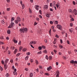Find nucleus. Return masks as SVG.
Here are the masks:
<instances>
[{
	"label": "nucleus",
	"instance_id": "23",
	"mask_svg": "<svg viewBox=\"0 0 77 77\" xmlns=\"http://www.w3.org/2000/svg\"><path fill=\"white\" fill-rule=\"evenodd\" d=\"M29 58V56H27L25 58V59L26 60H28V58Z\"/></svg>",
	"mask_w": 77,
	"mask_h": 77
},
{
	"label": "nucleus",
	"instance_id": "58",
	"mask_svg": "<svg viewBox=\"0 0 77 77\" xmlns=\"http://www.w3.org/2000/svg\"><path fill=\"white\" fill-rule=\"evenodd\" d=\"M56 6L57 8L58 9V8H59V5L57 4H56Z\"/></svg>",
	"mask_w": 77,
	"mask_h": 77
},
{
	"label": "nucleus",
	"instance_id": "64",
	"mask_svg": "<svg viewBox=\"0 0 77 77\" xmlns=\"http://www.w3.org/2000/svg\"><path fill=\"white\" fill-rule=\"evenodd\" d=\"M7 3H9L10 2V0H6Z\"/></svg>",
	"mask_w": 77,
	"mask_h": 77
},
{
	"label": "nucleus",
	"instance_id": "45",
	"mask_svg": "<svg viewBox=\"0 0 77 77\" xmlns=\"http://www.w3.org/2000/svg\"><path fill=\"white\" fill-rule=\"evenodd\" d=\"M4 44V42H0V44Z\"/></svg>",
	"mask_w": 77,
	"mask_h": 77
},
{
	"label": "nucleus",
	"instance_id": "51",
	"mask_svg": "<svg viewBox=\"0 0 77 77\" xmlns=\"http://www.w3.org/2000/svg\"><path fill=\"white\" fill-rule=\"evenodd\" d=\"M8 54H11V51H8Z\"/></svg>",
	"mask_w": 77,
	"mask_h": 77
},
{
	"label": "nucleus",
	"instance_id": "18",
	"mask_svg": "<svg viewBox=\"0 0 77 77\" xmlns=\"http://www.w3.org/2000/svg\"><path fill=\"white\" fill-rule=\"evenodd\" d=\"M29 12H30V14H32V11L31 9H30V8H29Z\"/></svg>",
	"mask_w": 77,
	"mask_h": 77
},
{
	"label": "nucleus",
	"instance_id": "53",
	"mask_svg": "<svg viewBox=\"0 0 77 77\" xmlns=\"http://www.w3.org/2000/svg\"><path fill=\"white\" fill-rule=\"evenodd\" d=\"M60 42L61 44H62L63 43V42L62 41V39H60Z\"/></svg>",
	"mask_w": 77,
	"mask_h": 77
},
{
	"label": "nucleus",
	"instance_id": "48",
	"mask_svg": "<svg viewBox=\"0 0 77 77\" xmlns=\"http://www.w3.org/2000/svg\"><path fill=\"white\" fill-rule=\"evenodd\" d=\"M69 12H72V10L71 9H69Z\"/></svg>",
	"mask_w": 77,
	"mask_h": 77
},
{
	"label": "nucleus",
	"instance_id": "20",
	"mask_svg": "<svg viewBox=\"0 0 77 77\" xmlns=\"http://www.w3.org/2000/svg\"><path fill=\"white\" fill-rule=\"evenodd\" d=\"M7 33L8 34H10L11 33V31L9 30H7Z\"/></svg>",
	"mask_w": 77,
	"mask_h": 77
},
{
	"label": "nucleus",
	"instance_id": "41",
	"mask_svg": "<svg viewBox=\"0 0 77 77\" xmlns=\"http://www.w3.org/2000/svg\"><path fill=\"white\" fill-rule=\"evenodd\" d=\"M55 37L56 38H59V35H57V34L56 35Z\"/></svg>",
	"mask_w": 77,
	"mask_h": 77
},
{
	"label": "nucleus",
	"instance_id": "38",
	"mask_svg": "<svg viewBox=\"0 0 77 77\" xmlns=\"http://www.w3.org/2000/svg\"><path fill=\"white\" fill-rule=\"evenodd\" d=\"M44 53H46V54H47V51L46 50H45L44 51Z\"/></svg>",
	"mask_w": 77,
	"mask_h": 77
},
{
	"label": "nucleus",
	"instance_id": "47",
	"mask_svg": "<svg viewBox=\"0 0 77 77\" xmlns=\"http://www.w3.org/2000/svg\"><path fill=\"white\" fill-rule=\"evenodd\" d=\"M63 57L64 59H65V60H66V57L64 56H63Z\"/></svg>",
	"mask_w": 77,
	"mask_h": 77
},
{
	"label": "nucleus",
	"instance_id": "7",
	"mask_svg": "<svg viewBox=\"0 0 77 77\" xmlns=\"http://www.w3.org/2000/svg\"><path fill=\"white\" fill-rule=\"evenodd\" d=\"M52 69V68L51 66H49V67L47 68V69L48 71H49L50 70H51V69Z\"/></svg>",
	"mask_w": 77,
	"mask_h": 77
},
{
	"label": "nucleus",
	"instance_id": "14",
	"mask_svg": "<svg viewBox=\"0 0 77 77\" xmlns=\"http://www.w3.org/2000/svg\"><path fill=\"white\" fill-rule=\"evenodd\" d=\"M27 49L26 48H23V49L22 50V51L23 52H25V51H27Z\"/></svg>",
	"mask_w": 77,
	"mask_h": 77
},
{
	"label": "nucleus",
	"instance_id": "3",
	"mask_svg": "<svg viewBox=\"0 0 77 77\" xmlns=\"http://www.w3.org/2000/svg\"><path fill=\"white\" fill-rule=\"evenodd\" d=\"M60 74V73L59 72V71L57 70L56 71V73L55 74V75H56V77H59V74Z\"/></svg>",
	"mask_w": 77,
	"mask_h": 77
},
{
	"label": "nucleus",
	"instance_id": "43",
	"mask_svg": "<svg viewBox=\"0 0 77 77\" xmlns=\"http://www.w3.org/2000/svg\"><path fill=\"white\" fill-rule=\"evenodd\" d=\"M53 47H54L55 48H57V47L55 45H54V46H53Z\"/></svg>",
	"mask_w": 77,
	"mask_h": 77
},
{
	"label": "nucleus",
	"instance_id": "28",
	"mask_svg": "<svg viewBox=\"0 0 77 77\" xmlns=\"http://www.w3.org/2000/svg\"><path fill=\"white\" fill-rule=\"evenodd\" d=\"M11 48L12 50H14L15 49V47H14V46H12L11 47Z\"/></svg>",
	"mask_w": 77,
	"mask_h": 77
},
{
	"label": "nucleus",
	"instance_id": "17",
	"mask_svg": "<svg viewBox=\"0 0 77 77\" xmlns=\"http://www.w3.org/2000/svg\"><path fill=\"white\" fill-rule=\"evenodd\" d=\"M21 5L22 6V8L23 9H24V8H25V5H24V4H23Z\"/></svg>",
	"mask_w": 77,
	"mask_h": 77
},
{
	"label": "nucleus",
	"instance_id": "56",
	"mask_svg": "<svg viewBox=\"0 0 77 77\" xmlns=\"http://www.w3.org/2000/svg\"><path fill=\"white\" fill-rule=\"evenodd\" d=\"M36 20H37V21H39V19L38 17H36Z\"/></svg>",
	"mask_w": 77,
	"mask_h": 77
},
{
	"label": "nucleus",
	"instance_id": "60",
	"mask_svg": "<svg viewBox=\"0 0 77 77\" xmlns=\"http://www.w3.org/2000/svg\"><path fill=\"white\" fill-rule=\"evenodd\" d=\"M7 10L8 11H10V8H7Z\"/></svg>",
	"mask_w": 77,
	"mask_h": 77
},
{
	"label": "nucleus",
	"instance_id": "39",
	"mask_svg": "<svg viewBox=\"0 0 77 77\" xmlns=\"http://www.w3.org/2000/svg\"><path fill=\"white\" fill-rule=\"evenodd\" d=\"M10 24L11 25L14 26V23L13 22H11Z\"/></svg>",
	"mask_w": 77,
	"mask_h": 77
},
{
	"label": "nucleus",
	"instance_id": "25",
	"mask_svg": "<svg viewBox=\"0 0 77 77\" xmlns=\"http://www.w3.org/2000/svg\"><path fill=\"white\" fill-rule=\"evenodd\" d=\"M33 73H31L30 74V77H33Z\"/></svg>",
	"mask_w": 77,
	"mask_h": 77
},
{
	"label": "nucleus",
	"instance_id": "62",
	"mask_svg": "<svg viewBox=\"0 0 77 77\" xmlns=\"http://www.w3.org/2000/svg\"><path fill=\"white\" fill-rule=\"evenodd\" d=\"M73 5H75V2L74 1L73 2Z\"/></svg>",
	"mask_w": 77,
	"mask_h": 77
},
{
	"label": "nucleus",
	"instance_id": "40",
	"mask_svg": "<svg viewBox=\"0 0 77 77\" xmlns=\"http://www.w3.org/2000/svg\"><path fill=\"white\" fill-rule=\"evenodd\" d=\"M39 13L40 14H42V11L41 10L39 11Z\"/></svg>",
	"mask_w": 77,
	"mask_h": 77
},
{
	"label": "nucleus",
	"instance_id": "37",
	"mask_svg": "<svg viewBox=\"0 0 77 77\" xmlns=\"http://www.w3.org/2000/svg\"><path fill=\"white\" fill-rule=\"evenodd\" d=\"M0 38L1 39H4V38L3 36H1L0 37Z\"/></svg>",
	"mask_w": 77,
	"mask_h": 77
},
{
	"label": "nucleus",
	"instance_id": "19",
	"mask_svg": "<svg viewBox=\"0 0 77 77\" xmlns=\"http://www.w3.org/2000/svg\"><path fill=\"white\" fill-rule=\"evenodd\" d=\"M14 43H15L16 44L18 42V41L15 39H14Z\"/></svg>",
	"mask_w": 77,
	"mask_h": 77
},
{
	"label": "nucleus",
	"instance_id": "9",
	"mask_svg": "<svg viewBox=\"0 0 77 77\" xmlns=\"http://www.w3.org/2000/svg\"><path fill=\"white\" fill-rule=\"evenodd\" d=\"M35 9L38 11L39 10V6L38 5H35Z\"/></svg>",
	"mask_w": 77,
	"mask_h": 77
},
{
	"label": "nucleus",
	"instance_id": "61",
	"mask_svg": "<svg viewBox=\"0 0 77 77\" xmlns=\"http://www.w3.org/2000/svg\"><path fill=\"white\" fill-rule=\"evenodd\" d=\"M67 43L68 44H69V41L68 40H67Z\"/></svg>",
	"mask_w": 77,
	"mask_h": 77
},
{
	"label": "nucleus",
	"instance_id": "10",
	"mask_svg": "<svg viewBox=\"0 0 77 77\" xmlns=\"http://www.w3.org/2000/svg\"><path fill=\"white\" fill-rule=\"evenodd\" d=\"M44 8L45 9H48V5H45L44 7Z\"/></svg>",
	"mask_w": 77,
	"mask_h": 77
},
{
	"label": "nucleus",
	"instance_id": "32",
	"mask_svg": "<svg viewBox=\"0 0 77 77\" xmlns=\"http://www.w3.org/2000/svg\"><path fill=\"white\" fill-rule=\"evenodd\" d=\"M72 26H73V24H72V23H70V26L71 27H72Z\"/></svg>",
	"mask_w": 77,
	"mask_h": 77
},
{
	"label": "nucleus",
	"instance_id": "21",
	"mask_svg": "<svg viewBox=\"0 0 77 77\" xmlns=\"http://www.w3.org/2000/svg\"><path fill=\"white\" fill-rule=\"evenodd\" d=\"M5 76L7 77H8L9 76V73H7L6 74Z\"/></svg>",
	"mask_w": 77,
	"mask_h": 77
},
{
	"label": "nucleus",
	"instance_id": "4",
	"mask_svg": "<svg viewBox=\"0 0 77 77\" xmlns=\"http://www.w3.org/2000/svg\"><path fill=\"white\" fill-rule=\"evenodd\" d=\"M57 28L58 29H59L60 30H62V26L60 25H58L57 26Z\"/></svg>",
	"mask_w": 77,
	"mask_h": 77
},
{
	"label": "nucleus",
	"instance_id": "54",
	"mask_svg": "<svg viewBox=\"0 0 77 77\" xmlns=\"http://www.w3.org/2000/svg\"><path fill=\"white\" fill-rule=\"evenodd\" d=\"M54 53H56L57 52V51H56L55 49L54 50Z\"/></svg>",
	"mask_w": 77,
	"mask_h": 77
},
{
	"label": "nucleus",
	"instance_id": "11",
	"mask_svg": "<svg viewBox=\"0 0 77 77\" xmlns=\"http://www.w3.org/2000/svg\"><path fill=\"white\" fill-rule=\"evenodd\" d=\"M50 13H47L46 14V17H48V18H50Z\"/></svg>",
	"mask_w": 77,
	"mask_h": 77
},
{
	"label": "nucleus",
	"instance_id": "35",
	"mask_svg": "<svg viewBox=\"0 0 77 77\" xmlns=\"http://www.w3.org/2000/svg\"><path fill=\"white\" fill-rule=\"evenodd\" d=\"M45 59H47V60H48V57L47 55H46L45 57Z\"/></svg>",
	"mask_w": 77,
	"mask_h": 77
},
{
	"label": "nucleus",
	"instance_id": "59",
	"mask_svg": "<svg viewBox=\"0 0 77 77\" xmlns=\"http://www.w3.org/2000/svg\"><path fill=\"white\" fill-rule=\"evenodd\" d=\"M2 24H5V22H4V20H2Z\"/></svg>",
	"mask_w": 77,
	"mask_h": 77
},
{
	"label": "nucleus",
	"instance_id": "27",
	"mask_svg": "<svg viewBox=\"0 0 77 77\" xmlns=\"http://www.w3.org/2000/svg\"><path fill=\"white\" fill-rule=\"evenodd\" d=\"M38 48L39 50H41L42 49V47H41V46H39L38 47Z\"/></svg>",
	"mask_w": 77,
	"mask_h": 77
},
{
	"label": "nucleus",
	"instance_id": "55",
	"mask_svg": "<svg viewBox=\"0 0 77 77\" xmlns=\"http://www.w3.org/2000/svg\"><path fill=\"white\" fill-rule=\"evenodd\" d=\"M40 18H42V16L41 15H39L38 16Z\"/></svg>",
	"mask_w": 77,
	"mask_h": 77
},
{
	"label": "nucleus",
	"instance_id": "5",
	"mask_svg": "<svg viewBox=\"0 0 77 77\" xmlns=\"http://www.w3.org/2000/svg\"><path fill=\"white\" fill-rule=\"evenodd\" d=\"M70 63H76V64H77V61H74L73 60H72L70 61Z\"/></svg>",
	"mask_w": 77,
	"mask_h": 77
},
{
	"label": "nucleus",
	"instance_id": "30",
	"mask_svg": "<svg viewBox=\"0 0 77 77\" xmlns=\"http://www.w3.org/2000/svg\"><path fill=\"white\" fill-rule=\"evenodd\" d=\"M11 21V22L13 21H14V17H12Z\"/></svg>",
	"mask_w": 77,
	"mask_h": 77
},
{
	"label": "nucleus",
	"instance_id": "33",
	"mask_svg": "<svg viewBox=\"0 0 77 77\" xmlns=\"http://www.w3.org/2000/svg\"><path fill=\"white\" fill-rule=\"evenodd\" d=\"M35 71L36 72H39V69H38V68L37 69H35Z\"/></svg>",
	"mask_w": 77,
	"mask_h": 77
},
{
	"label": "nucleus",
	"instance_id": "13",
	"mask_svg": "<svg viewBox=\"0 0 77 77\" xmlns=\"http://www.w3.org/2000/svg\"><path fill=\"white\" fill-rule=\"evenodd\" d=\"M17 51H18V50L17 49H15L14 51V54H16V53H17Z\"/></svg>",
	"mask_w": 77,
	"mask_h": 77
},
{
	"label": "nucleus",
	"instance_id": "63",
	"mask_svg": "<svg viewBox=\"0 0 77 77\" xmlns=\"http://www.w3.org/2000/svg\"><path fill=\"white\" fill-rule=\"evenodd\" d=\"M50 11H53V9L51 8H50Z\"/></svg>",
	"mask_w": 77,
	"mask_h": 77
},
{
	"label": "nucleus",
	"instance_id": "34",
	"mask_svg": "<svg viewBox=\"0 0 77 77\" xmlns=\"http://www.w3.org/2000/svg\"><path fill=\"white\" fill-rule=\"evenodd\" d=\"M59 47L61 49H62V48H63V46H62V45H60Z\"/></svg>",
	"mask_w": 77,
	"mask_h": 77
},
{
	"label": "nucleus",
	"instance_id": "49",
	"mask_svg": "<svg viewBox=\"0 0 77 77\" xmlns=\"http://www.w3.org/2000/svg\"><path fill=\"white\" fill-rule=\"evenodd\" d=\"M13 73H14V75H17V72H14Z\"/></svg>",
	"mask_w": 77,
	"mask_h": 77
},
{
	"label": "nucleus",
	"instance_id": "44",
	"mask_svg": "<svg viewBox=\"0 0 77 77\" xmlns=\"http://www.w3.org/2000/svg\"><path fill=\"white\" fill-rule=\"evenodd\" d=\"M42 47L43 49H45V46H42Z\"/></svg>",
	"mask_w": 77,
	"mask_h": 77
},
{
	"label": "nucleus",
	"instance_id": "15",
	"mask_svg": "<svg viewBox=\"0 0 77 77\" xmlns=\"http://www.w3.org/2000/svg\"><path fill=\"white\" fill-rule=\"evenodd\" d=\"M13 26H13V25H11L10 24V25L8 27V28H12L13 27Z\"/></svg>",
	"mask_w": 77,
	"mask_h": 77
},
{
	"label": "nucleus",
	"instance_id": "46",
	"mask_svg": "<svg viewBox=\"0 0 77 77\" xmlns=\"http://www.w3.org/2000/svg\"><path fill=\"white\" fill-rule=\"evenodd\" d=\"M70 20L71 21H74V18H72Z\"/></svg>",
	"mask_w": 77,
	"mask_h": 77
},
{
	"label": "nucleus",
	"instance_id": "8",
	"mask_svg": "<svg viewBox=\"0 0 77 77\" xmlns=\"http://www.w3.org/2000/svg\"><path fill=\"white\" fill-rule=\"evenodd\" d=\"M69 30L70 33H72V32L73 31L74 29H73V28H72L71 29H69Z\"/></svg>",
	"mask_w": 77,
	"mask_h": 77
},
{
	"label": "nucleus",
	"instance_id": "29",
	"mask_svg": "<svg viewBox=\"0 0 77 77\" xmlns=\"http://www.w3.org/2000/svg\"><path fill=\"white\" fill-rule=\"evenodd\" d=\"M35 63H36V65H38V63H39V62H38V61L36 60H35Z\"/></svg>",
	"mask_w": 77,
	"mask_h": 77
},
{
	"label": "nucleus",
	"instance_id": "42",
	"mask_svg": "<svg viewBox=\"0 0 77 77\" xmlns=\"http://www.w3.org/2000/svg\"><path fill=\"white\" fill-rule=\"evenodd\" d=\"M25 71H29V69H28L27 68H25Z\"/></svg>",
	"mask_w": 77,
	"mask_h": 77
},
{
	"label": "nucleus",
	"instance_id": "57",
	"mask_svg": "<svg viewBox=\"0 0 77 77\" xmlns=\"http://www.w3.org/2000/svg\"><path fill=\"white\" fill-rule=\"evenodd\" d=\"M10 62L11 63H13V60H11L10 61Z\"/></svg>",
	"mask_w": 77,
	"mask_h": 77
},
{
	"label": "nucleus",
	"instance_id": "26",
	"mask_svg": "<svg viewBox=\"0 0 77 77\" xmlns=\"http://www.w3.org/2000/svg\"><path fill=\"white\" fill-rule=\"evenodd\" d=\"M0 69L1 71H2L3 70V69L2 68V67L1 66H0Z\"/></svg>",
	"mask_w": 77,
	"mask_h": 77
},
{
	"label": "nucleus",
	"instance_id": "52",
	"mask_svg": "<svg viewBox=\"0 0 77 77\" xmlns=\"http://www.w3.org/2000/svg\"><path fill=\"white\" fill-rule=\"evenodd\" d=\"M41 53H42V51H40L39 52H38V54H41Z\"/></svg>",
	"mask_w": 77,
	"mask_h": 77
},
{
	"label": "nucleus",
	"instance_id": "50",
	"mask_svg": "<svg viewBox=\"0 0 77 77\" xmlns=\"http://www.w3.org/2000/svg\"><path fill=\"white\" fill-rule=\"evenodd\" d=\"M45 75H48H48H49V74L46 73H45Z\"/></svg>",
	"mask_w": 77,
	"mask_h": 77
},
{
	"label": "nucleus",
	"instance_id": "12",
	"mask_svg": "<svg viewBox=\"0 0 77 77\" xmlns=\"http://www.w3.org/2000/svg\"><path fill=\"white\" fill-rule=\"evenodd\" d=\"M4 66V68H5V70H6V69H7V68H8V66L6 65V64H5Z\"/></svg>",
	"mask_w": 77,
	"mask_h": 77
},
{
	"label": "nucleus",
	"instance_id": "16",
	"mask_svg": "<svg viewBox=\"0 0 77 77\" xmlns=\"http://www.w3.org/2000/svg\"><path fill=\"white\" fill-rule=\"evenodd\" d=\"M22 49H23V47H22V46H20L19 50L20 51H21L22 50Z\"/></svg>",
	"mask_w": 77,
	"mask_h": 77
},
{
	"label": "nucleus",
	"instance_id": "31",
	"mask_svg": "<svg viewBox=\"0 0 77 77\" xmlns=\"http://www.w3.org/2000/svg\"><path fill=\"white\" fill-rule=\"evenodd\" d=\"M26 54L28 55V56H29V55H30V52H27L26 53Z\"/></svg>",
	"mask_w": 77,
	"mask_h": 77
},
{
	"label": "nucleus",
	"instance_id": "1",
	"mask_svg": "<svg viewBox=\"0 0 77 77\" xmlns=\"http://www.w3.org/2000/svg\"><path fill=\"white\" fill-rule=\"evenodd\" d=\"M14 21L16 23L18 24V23H20L21 22V18L19 17H17L16 18V20H14Z\"/></svg>",
	"mask_w": 77,
	"mask_h": 77
},
{
	"label": "nucleus",
	"instance_id": "24",
	"mask_svg": "<svg viewBox=\"0 0 77 77\" xmlns=\"http://www.w3.org/2000/svg\"><path fill=\"white\" fill-rule=\"evenodd\" d=\"M33 44H36V41H32Z\"/></svg>",
	"mask_w": 77,
	"mask_h": 77
},
{
	"label": "nucleus",
	"instance_id": "6",
	"mask_svg": "<svg viewBox=\"0 0 77 77\" xmlns=\"http://www.w3.org/2000/svg\"><path fill=\"white\" fill-rule=\"evenodd\" d=\"M77 10H76L75 9L73 11V14H74L75 15H76L77 14Z\"/></svg>",
	"mask_w": 77,
	"mask_h": 77
},
{
	"label": "nucleus",
	"instance_id": "2",
	"mask_svg": "<svg viewBox=\"0 0 77 77\" xmlns=\"http://www.w3.org/2000/svg\"><path fill=\"white\" fill-rule=\"evenodd\" d=\"M27 31V28H25L24 29L21 28L20 29V32L21 33H24L25 32Z\"/></svg>",
	"mask_w": 77,
	"mask_h": 77
},
{
	"label": "nucleus",
	"instance_id": "36",
	"mask_svg": "<svg viewBox=\"0 0 77 77\" xmlns=\"http://www.w3.org/2000/svg\"><path fill=\"white\" fill-rule=\"evenodd\" d=\"M55 24H58V22L57 21H56L55 22Z\"/></svg>",
	"mask_w": 77,
	"mask_h": 77
},
{
	"label": "nucleus",
	"instance_id": "22",
	"mask_svg": "<svg viewBox=\"0 0 77 77\" xmlns=\"http://www.w3.org/2000/svg\"><path fill=\"white\" fill-rule=\"evenodd\" d=\"M52 3L53 5H56V2L54 1L52 2Z\"/></svg>",
	"mask_w": 77,
	"mask_h": 77
}]
</instances>
